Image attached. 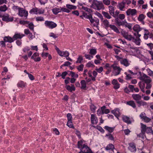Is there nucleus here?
I'll list each match as a JSON object with an SVG mask.
<instances>
[{"instance_id":"nucleus-1","label":"nucleus","mask_w":153,"mask_h":153,"mask_svg":"<svg viewBox=\"0 0 153 153\" xmlns=\"http://www.w3.org/2000/svg\"><path fill=\"white\" fill-rule=\"evenodd\" d=\"M122 35L128 41H131L134 42L137 45H140V40L139 38L136 37L135 38L131 35H129L128 32L125 31H122L121 32Z\"/></svg>"},{"instance_id":"nucleus-2","label":"nucleus","mask_w":153,"mask_h":153,"mask_svg":"<svg viewBox=\"0 0 153 153\" xmlns=\"http://www.w3.org/2000/svg\"><path fill=\"white\" fill-rule=\"evenodd\" d=\"M140 124L141 125V132L143 134H144L146 132L147 133H152L153 131L152 127H146L145 125L143 124L142 123H141Z\"/></svg>"},{"instance_id":"nucleus-3","label":"nucleus","mask_w":153,"mask_h":153,"mask_svg":"<svg viewBox=\"0 0 153 153\" xmlns=\"http://www.w3.org/2000/svg\"><path fill=\"white\" fill-rule=\"evenodd\" d=\"M92 5L94 6V8L95 9L100 10L104 8V6L102 3L97 1H94Z\"/></svg>"},{"instance_id":"nucleus-4","label":"nucleus","mask_w":153,"mask_h":153,"mask_svg":"<svg viewBox=\"0 0 153 153\" xmlns=\"http://www.w3.org/2000/svg\"><path fill=\"white\" fill-rule=\"evenodd\" d=\"M140 80H143L146 84L150 83L152 82L151 78L145 74H141L139 77Z\"/></svg>"},{"instance_id":"nucleus-5","label":"nucleus","mask_w":153,"mask_h":153,"mask_svg":"<svg viewBox=\"0 0 153 153\" xmlns=\"http://www.w3.org/2000/svg\"><path fill=\"white\" fill-rule=\"evenodd\" d=\"M111 67L113 68L114 71L113 73L115 76H116L120 74L121 71L122 69L120 68L119 66H117L115 64L112 65Z\"/></svg>"},{"instance_id":"nucleus-6","label":"nucleus","mask_w":153,"mask_h":153,"mask_svg":"<svg viewBox=\"0 0 153 153\" xmlns=\"http://www.w3.org/2000/svg\"><path fill=\"white\" fill-rule=\"evenodd\" d=\"M80 149L81 151L79 153H93L90 148L85 144H83V147Z\"/></svg>"},{"instance_id":"nucleus-7","label":"nucleus","mask_w":153,"mask_h":153,"mask_svg":"<svg viewBox=\"0 0 153 153\" xmlns=\"http://www.w3.org/2000/svg\"><path fill=\"white\" fill-rule=\"evenodd\" d=\"M46 26L51 29H53L57 26V24L54 22L48 21H46L45 22Z\"/></svg>"},{"instance_id":"nucleus-8","label":"nucleus","mask_w":153,"mask_h":153,"mask_svg":"<svg viewBox=\"0 0 153 153\" xmlns=\"http://www.w3.org/2000/svg\"><path fill=\"white\" fill-rule=\"evenodd\" d=\"M18 15L21 17L24 16L26 19H27L28 16V12L22 8L21 9H20V10L19 11Z\"/></svg>"},{"instance_id":"nucleus-9","label":"nucleus","mask_w":153,"mask_h":153,"mask_svg":"<svg viewBox=\"0 0 153 153\" xmlns=\"http://www.w3.org/2000/svg\"><path fill=\"white\" fill-rule=\"evenodd\" d=\"M127 16H133L137 13V11L135 9H128L126 12Z\"/></svg>"},{"instance_id":"nucleus-10","label":"nucleus","mask_w":153,"mask_h":153,"mask_svg":"<svg viewBox=\"0 0 153 153\" xmlns=\"http://www.w3.org/2000/svg\"><path fill=\"white\" fill-rule=\"evenodd\" d=\"M140 116L141 118L143 119L144 122L146 123L149 122L151 120V119L146 116L145 113H141Z\"/></svg>"},{"instance_id":"nucleus-11","label":"nucleus","mask_w":153,"mask_h":153,"mask_svg":"<svg viewBox=\"0 0 153 153\" xmlns=\"http://www.w3.org/2000/svg\"><path fill=\"white\" fill-rule=\"evenodd\" d=\"M0 16L2 18V20L3 21L7 22H12L13 20V17H11L9 18L8 14H7L6 16Z\"/></svg>"},{"instance_id":"nucleus-12","label":"nucleus","mask_w":153,"mask_h":153,"mask_svg":"<svg viewBox=\"0 0 153 153\" xmlns=\"http://www.w3.org/2000/svg\"><path fill=\"white\" fill-rule=\"evenodd\" d=\"M128 149L131 152H134L136 151V148L135 144L133 143L129 144Z\"/></svg>"},{"instance_id":"nucleus-13","label":"nucleus","mask_w":153,"mask_h":153,"mask_svg":"<svg viewBox=\"0 0 153 153\" xmlns=\"http://www.w3.org/2000/svg\"><path fill=\"white\" fill-rule=\"evenodd\" d=\"M111 112L118 119H119L118 117L120 115V114L118 109L116 108L114 110H113L111 111Z\"/></svg>"},{"instance_id":"nucleus-14","label":"nucleus","mask_w":153,"mask_h":153,"mask_svg":"<svg viewBox=\"0 0 153 153\" xmlns=\"http://www.w3.org/2000/svg\"><path fill=\"white\" fill-rule=\"evenodd\" d=\"M133 99L136 101V102L139 101L141 99V96L139 94H133L132 95Z\"/></svg>"},{"instance_id":"nucleus-15","label":"nucleus","mask_w":153,"mask_h":153,"mask_svg":"<svg viewBox=\"0 0 153 153\" xmlns=\"http://www.w3.org/2000/svg\"><path fill=\"white\" fill-rule=\"evenodd\" d=\"M91 122L92 124H97L98 123V120L97 117L94 114H91Z\"/></svg>"},{"instance_id":"nucleus-16","label":"nucleus","mask_w":153,"mask_h":153,"mask_svg":"<svg viewBox=\"0 0 153 153\" xmlns=\"http://www.w3.org/2000/svg\"><path fill=\"white\" fill-rule=\"evenodd\" d=\"M115 22L116 24L119 26L121 25H124L125 23H126V21L125 20L124 21H121L119 20L118 18H116L115 20Z\"/></svg>"},{"instance_id":"nucleus-17","label":"nucleus","mask_w":153,"mask_h":153,"mask_svg":"<svg viewBox=\"0 0 153 153\" xmlns=\"http://www.w3.org/2000/svg\"><path fill=\"white\" fill-rule=\"evenodd\" d=\"M115 149L114 146L112 144L110 143L105 148L106 150H110L114 152L113 149Z\"/></svg>"},{"instance_id":"nucleus-18","label":"nucleus","mask_w":153,"mask_h":153,"mask_svg":"<svg viewBox=\"0 0 153 153\" xmlns=\"http://www.w3.org/2000/svg\"><path fill=\"white\" fill-rule=\"evenodd\" d=\"M108 8L109 10V13L111 14V15H112L114 17H115L114 14V7L110 5L109 6Z\"/></svg>"},{"instance_id":"nucleus-19","label":"nucleus","mask_w":153,"mask_h":153,"mask_svg":"<svg viewBox=\"0 0 153 153\" xmlns=\"http://www.w3.org/2000/svg\"><path fill=\"white\" fill-rule=\"evenodd\" d=\"M138 85L141 91L143 93H144L145 92L144 90L145 87V82L143 81L140 82L139 83Z\"/></svg>"},{"instance_id":"nucleus-20","label":"nucleus","mask_w":153,"mask_h":153,"mask_svg":"<svg viewBox=\"0 0 153 153\" xmlns=\"http://www.w3.org/2000/svg\"><path fill=\"white\" fill-rule=\"evenodd\" d=\"M71 86L69 85H66L65 88L66 89L69 91L71 92L73 91H74L75 90V87L73 84H71Z\"/></svg>"},{"instance_id":"nucleus-21","label":"nucleus","mask_w":153,"mask_h":153,"mask_svg":"<svg viewBox=\"0 0 153 153\" xmlns=\"http://www.w3.org/2000/svg\"><path fill=\"white\" fill-rule=\"evenodd\" d=\"M4 40L5 42H7L10 43H11L14 41L13 38H12L9 36L4 37Z\"/></svg>"},{"instance_id":"nucleus-22","label":"nucleus","mask_w":153,"mask_h":153,"mask_svg":"<svg viewBox=\"0 0 153 153\" xmlns=\"http://www.w3.org/2000/svg\"><path fill=\"white\" fill-rule=\"evenodd\" d=\"M122 119L124 122L128 124H131V123L130 118L128 117L124 116L123 117Z\"/></svg>"},{"instance_id":"nucleus-23","label":"nucleus","mask_w":153,"mask_h":153,"mask_svg":"<svg viewBox=\"0 0 153 153\" xmlns=\"http://www.w3.org/2000/svg\"><path fill=\"white\" fill-rule=\"evenodd\" d=\"M25 35L24 34L21 35L20 33H16L13 36V38L14 40H15L18 39H21Z\"/></svg>"},{"instance_id":"nucleus-24","label":"nucleus","mask_w":153,"mask_h":153,"mask_svg":"<svg viewBox=\"0 0 153 153\" xmlns=\"http://www.w3.org/2000/svg\"><path fill=\"white\" fill-rule=\"evenodd\" d=\"M125 3L123 2H122L120 3H119L117 7L121 10H123V9L125 7Z\"/></svg>"},{"instance_id":"nucleus-25","label":"nucleus","mask_w":153,"mask_h":153,"mask_svg":"<svg viewBox=\"0 0 153 153\" xmlns=\"http://www.w3.org/2000/svg\"><path fill=\"white\" fill-rule=\"evenodd\" d=\"M120 62L124 66L126 67L129 66L130 64L128 61L126 59H123L120 61Z\"/></svg>"},{"instance_id":"nucleus-26","label":"nucleus","mask_w":153,"mask_h":153,"mask_svg":"<svg viewBox=\"0 0 153 153\" xmlns=\"http://www.w3.org/2000/svg\"><path fill=\"white\" fill-rule=\"evenodd\" d=\"M59 55L61 56H65L67 57L69 56V53L68 51H61Z\"/></svg>"},{"instance_id":"nucleus-27","label":"nucleus","mask_w":153,"mask_h":153,"mask_svg":"<svg viewBox=\"0 0 153 153\" xmlns=\"http://www.w3.org/2000/svg\"><path fill=\"white\" fill-rule=\"evenodd\" d=\"M110 27L117 33H120L118 28L115 25H110Z\"/></svg>"},{"instance_id":"nucleus-28","label":"nucleus","mask_w":153,"mask_h":153,"mask_svg":"<svg viewBox=\"0 0 153 153\" xmlns=\"http://www.w3.org/2000/svg\"><path fill=\"white\" fill-rule=\"evenodd\" d=\"M126 104L131 106L134 108H135L136 107L135 103L133 101L131 100L127 101L126 102Z\"/></svg>"},{"instance_id":"nucleus-29","label":"nucleus","mask_w":153,"mask_h":153,"mask_svg":"<svg viewBox=\"0 0 153 153\" xmlns=\"http://www.w3.org/2000/svg\"><path fill=\"white\" fill-rule=\"evenodd\" d=\"M26 84L23 81H21L18 83L17 86L18 87L23 88L25 86Z\"/></svg>"},{"instance_id":"nucleus-30","label":"nucleus","mask_w":153,"mask_h":153,"mask_svg":"<svg viewBox=\"0 0 153 153\" xmlns=\"http://www.w3.org/2000/svg\"><path fill=\"white\" fill-rule=\"evenodd\" d=\"M133 29L134 31L137 32H139L141 30V28H140V26L138 25H135L133 27Z\"/></svg>"},{"instance_id":"nucleus-31","label":"nucleus","mask_w":153,"mask_h":153,"mask_svg":"<svg viewBox=\"0 0 153 153\" xmlns=\"http://www.w3.org/2000/svg\"><path fill=\"white\" fill-rule=\"evenodd\" d=\"M104 128L110 133L112 132L114 130V127H111L107 126H105Z\"/></svg>"},{"instance_id":"nucleus-32","label":"nucleus","mask_w":153,"mask_h":153,"mask_svg":"<svg viewBox=\"0 0 153 153\" xmlns=\"http://www.w3.org/2000/svg\"><path fill=\"white\" fill-rule=\"evenodd\" d=\"M137 103L138 104V106L139 107H140L141 106H145L147 105V103L144 101H143L142 100L140 101V100L137 102Z\"/></svg>"},{"instance_id":"nucleus-33","label":"nucleus","mask_w":153,"mask_h":153,"mask_svg":"<svg viewBox=\"0 0 153 153\" xmlns=\"http://www.w3.org/2000/svg\"><path fill=\"white\" fill-rule=\"evenodd\" d=\"M62 11V8H55L52 9V11L53 13L54 14H57L59 12H60Z\"/></svg>"},{"instance_id":"nucleus-34","label":"nucleus","mask_w":153,"mask_h":153,"mask_svg":"<svg viewBox=\"0 0 153 153\" xmlns=\"http://www.w3.org/2000/svg\"><path fill=\"white\" fill-rule=\"evenodd\" d=\"M102 13L103 16L106 18L108 19H110L111 18V16L107 12L102 11Z\"/></svg>"},{"instance_id":"nucleus-35","label":"nucleus","mask_w":153,"mask_h":153,"mask_svg":"<svg viewBox=\"0 0 153 153\" xmlns=\"http://www.w3.org/2000/svg\"><path fill=\"white\" fill-rule=\"evenodd\" d=\"M80 83L81 85V88L85 89L86 87V84L85 81V80H82L81 81Z\"/></svg>"},{"instance_id":"nucleus-36","label":"nucleus","mask_w":153,"mask_h":153,"mask_svg":"<svg viewBox=\"0 0 153 153\" xmlns=\"http://www.w3.org/2000/svg\"><path fill=\"white\" fill-rule=\"evenodd\" d=\"M102 22L104 25L106 27L108 28L109 27H110V25H109V22L108 20L105 19Z\"/></svg>"},{"instance_id":"nucleus-37","label":"nucleus","mask_w":153,"mask_h":153,"mask_svg":"<svg viewBox=\"0 0 153 153\" xmlns=\"http://www.w3.org/2000/svg\"><path fill=\"white\" fill-rule=\"evenodd\" d=\"M7 9V8L6 5H4L3 6H0V11L4 12Z\"/></svg>"},{"instance_id":"nucleus-38","label":"nucleus","mask_w":153,"mask_h":153,"mask_svg":"<svg viewBox=\"0 0 153 153\" xmlns=\"http://www.w3.org/2000/svg\"><path fill=\"white\" fill-rule=\"evenodd\" d=\"M145 18L144 15L143 14H141L139 15L138 18V19L139 21L142 22L144 19Z\"/></svg>"},{"instance_id":"nucleus-39","label":"nucleus","mask_w":153,"mask_h":153,"mask_svg":"<svg viewBox=\"0 0 153 153\" xmlns=\"http://www.w3.org/2000/svg\"><path fill=\"white\" fill-rule=\"evenodd\" d=\"M38 9L36 7L32 8L29 12V13H34L35 14H37Z\"/></svg>"},{"instance_id":"nucleus-40","label":"nucleus","mask_w":153,"mask_h":153,"mask_svg":"<svg viewBox=\"0 0 153 153\" xmlns=\"http://www.w3.org/2000/svg\"><path fill=\"white\" fill-rule=\"evenodd\" d=\"M97 50L96 49H90L89 53L91 55H94L97 53Z\"/></svg>"},{"instance_id":"nucleus-41","label":"nucleus","mask_w":153,"mask_h":153,"mask_svg":"<svg viewBox=\"0 0 153 153\" xmlns=\"http://www.w3.org/2000/svg\"><path fill=\"white\" fill-rule=\"evenodd\" d=\"M66 7L68 8L71 10H75L76 8V6L70 4H66Z\"/></svg>"},{"instance_id":"nucleus-42","label":"nucleus","mask_w":153,"mask_h":153,"mask_svg":"<svg viewBox=\"0 0 153 153\" xmlns=\"http://www.w3.org/2000/svg\"><path fill=\"white\" fill-rule=\"evenodd\" d=\"M67 125L70 128H74L72 120L68 121Z\"/></svg>"},{"instance_id":"nucleus-43","label":"nucleus","mask_w":153,"mask_h":153,"mask_svg":"<svg viewBox=\"0 0 153 153\" xmlns=\"http://www.w3.org/2000/svg\"><path fill=\"white\" fill-rule=\"evenodd\" d=\"M83 59L82 56H81L80 55L79 56V57L77 59V61L76 62V63H80Z\"/></svg>"},{"instance_id":"nucleus-44","label":"nucleus","mask_w":153,"mask_h":153,"mask_svg":"<svg viewBox=\"0 0 153 153\" xmlns=\"http://www.w3.org/2000/svg\"><path fill=\"white\" fill-rule=\"evenodd\" d=\"M83 142L82 141H80L78 142V148L80 149L83 147Z\"/></svg>"},{"instance_id":"nucleus-45","label":"nucleus","mask_w":153,"mask_h":153,"mask_svg":"<svg viewBox=\"0 0 153 153\" xmlns=\"http://www.w3.org/2000/svg\"><path fill=\"white\" fill-rule=\"evenodd\" d=\"M28 27L30 29L32 30H33L34 25L33 23L30 22L28 23Z\"/></svg>"},{"instance_id":"nucleus-46","label":"nucleus","mask_w":153,"mask_h":153,"mask_svg":"<svg viewBox=\"0 0 153 153\" xmlns=\"http://www.w3.org/2000/svg\"><path fill=\"white\" fill-rule=\"evenodd\" d=\"M36 19L37 21H44V18L42 16L37 17L36 18Z\"/></svg>"},{"instance_id":"nucleus-47","label":"nucleus","mask_w":153,"mask_h":153,"mask_svg":"<svg viewBox=\"0 0 153 153\" xmlns=\"http://www.w3.org/2000/svg\"><path fill=\"white\" fill-rule=\"evenodd\" d=\"M125 24L124 25H125L126 27H128L130 30L131 29V24L127 23L126 22V23H125Z\"/></svg>"},{"instance_id":"nucleus-48","label":"nucleus","mask_w":153,"mask_h":153,"mask_svg":"<svg viewBox=\"0 0 153 153\" xmlns=\"http://www.w3.org/2000/svg\"><path fill=\"white\" fill-rule=\"evenodd\" d=\"M147 46L149 47L151 50L153 49V44L152 43L146 44Z\"/></svg>"},{"instance_id":"nucleus-49","label":"nucleus","mask_w":153,"mask_h":153,"mask_svg":"<svg viewBox=\"0 0 153 153\" xmlns=\"http://www.w3.org/2000/svg\"><path fill=\"white\" fill-rule=\"evenodd\" d=\"M84 67V65L83 64L80 65L79 66L77 67V69L79 71H82Z\"/></svg>"},{"instance_id":"nucleus-50","label":"nucleus","mask_w":153,"mask_h":153,"mask_svg":"<svg viewBox=\"0 0 153 153\" xmlns=\"http://www.w3.org/2000/svg\"><path fill=\"white\" fill-rule=\"evenodd\" d=\"M94 22H95L96 23V24H94V26H97L99 25V19L97 18H96L95 19Z\"/></svg>"},{"instance_id":"nucleus-51","label":"nucleus","mask_w":153,"mask_h":153,"mask_svg":"<svg viewBox=\"0 0 153 153\" xmlns=\"http://www.w3.org/2000/svg\"><path fill=\"white\" fill-rule=\"evenodd\" d=\"M86 66L88 67H92L93 68L95 66L91 62H89L87 64Z\"/></svg>"},{"instance_id":"nucleus-52","label":"nucleus","mask_w":153,"mask_h":153,"mask_svg":"<svg viewBox=\"0 0 153 153\" xmlns=\"http://www.w3.org/2000/svg\"><path fill=\"white\" fill-rule=\"evenodd\" d=\"M103 1L105 4L107 5H109L110 3V0H103Z\"/></svg>"},{"instance_id":"nucleus-53","label":"nucleus","mask_w":153,"mask_h":153,"mask_svg":"<svg viewBox=\"0 0 153 153\" xmlns=\"http://www.w3.org/2000/svg\"><path fill=\"white\" fill-rule=\"evenodd\" d=\"M118 18L119 19L123 20L125 18V16L124 14H120L118 15Z\"/></svg>"},{"instance_id":"nucleus-54","label":"nucleus","mask_w":153,"mask_h":153,"mask_svg":"<svg viewBox=\"0 0 153 153\" xmlns=\"http://www.w3.org/2000/svg\"><path fill=\"white\" fill-rule=\"evenodd\" d=\"M67 117L68 118V121L69 120H72V117L71 114L70 113H68L67 114Z\"/></svg>"},{"instance_id":"nucleus-55","label":"nucleus","mask_w":153,"mask_h":153,"mask_svg":"<svg viewBox=\"0 0 153 153\" xmlns=\"http://www.w3.org/2000/svg\"><path fill=\"white\" fill-rule=\"evenodd\" d=\"M91 15V14H90L89 15H87V14L85 13H83V16L85 18L87 19H89L90 18V16Z\"/></svg>"},{"instance_id":"nucleus-56","label":"nucleus","mask_w":153,"mask_h":153,"mask_svg":"<svg viewBox=\"0 0 153 153\" xmlns=\"http://www.w3.org/2000/svg\"><path fill=\"white\" fill-rule=\"evenodd\" d=\"M148 74L150 76H153V71L150 69H147Z\"/></svg>"},{"instance_id":"nucleus-57","label":"nucleus","mask_w":153,"mask_h":153,"mask_svg":"<svg viewBox=\"0 0 153 153\" xmlns=\"http://www.w3.org/2000/svg\"><path fill=\"white\" fill-rule=\"evenodd\" d=\"M53 131L56 135H58L59 134V132L57 128H53Z\"/></svg>"},{"instance_id":"nucleus-58","label":"nucleus","mask_w":153,"mask_h":153,"mask_svg":"<svg viewBox=\"0 0 153 153\" xmlns=\"http://www.w3.org/2000/svg\"><path fill=\"white\" fill-rule=\"evenodd\" d=\"M96 71L99 73H101L103 70V68L102 67H100L99 68H96Z\"/></svg>"},{"instance_id":"nucleus-59","label":"nucleus","mask_w":153,"mask_h":153,"mask_svg":"<svg viewBox=\"0 0 153 153\" xmlns=\"http://www.w3.org/2000/svg\"><path fill=\"white\" fill-rule=\"evenodd\" d=\"M67 73L66 71H65L62 73V74L61 75L62 78L63 79L65 78V76L67 75Z\"/></svg>"},{"instance_id":"nucleus-60","label":"nucleus","mask_w":153,"mask_h":153,"mask_svg":"<svg viewBox=\"0 0 153 153\" xmlns=\"http://www.w3.org/2000/svg\"><path fill=\"white\" fill-rule=\"evenodd\" d=\"M106 136H108V138L110 140H114V138L112 135L111 134H106Z\"/></svg>"},{"instance_id":"nucleus-61","label":"nucleus","mask_w":153,"mask_h":153,"mask_svg":"<svg viewBox=\"0 0 153 153\" xmlns=\"http://www.w3.org/2000/svg\"><path fill=\"white\" fill-rule=\"evenodd\" d=\"M62 11L67 13H69L70 12V10L66 8H62Z\"/></svg>"},{"instance_id":"nucleus-62","label":"nucleus","mask_w":153,"mask_h":153,"mask_svg":"<svg viewBox=\"0 0 153 153\" xmlns=\"http://www.w3.org/2000/svg\"><path fill=\"white\" fill-rule=\"evenodd\" d=\"M82 8L88 12H90L91 11V10L90 9H89L86 7H82Z\"/></svg>"},{"instance_id":"nucleus-63","label":"nucleus","mask_w":153,"mask_h":153,"mask_svg":"<svg viewBox=\"0 0 153 153\" xmlns=\"http://www.w3.org/2000/svg\"><path fill=\"white\" fill-rule=\"evenodd\" d=\"M28 76L31 80H33L34 79V77L30 73L28 74Z\"/></svg>"},{"instance_id":"nucleus-64","label":"nucleus","mask_w":153,"mask_h":153,"mask_svg":"<svg viewBox=\"0 0 153 153\" xmlns=\"http://www.w3.org/2000/svg\"><path fill=\"white\" fill-rule=\"evenodd\" d=\"M124 132L125 133V134L126 135H128L130 132V131L129 130V129H125L124 130Z\"/></svg>"}]
</instances>
